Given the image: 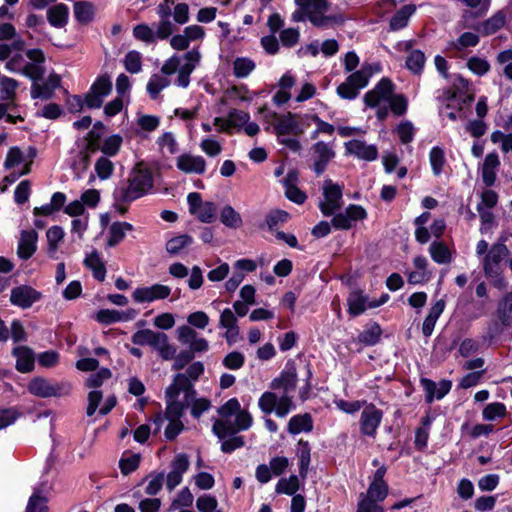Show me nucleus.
Here are the masks:
<instances>
[{"mask_svg":"<svg viewBox=\"0 0 512 512\" xmlns=\"http://www.w3.org/2000/svg\"><path fill=\"white\" fill-rule=\"evenodd\" d=\"M510 254L504 240L491 245L489 251L483 258L484 275L490 279L491 284L498 290H505L507 282L502 275L500 266L502 260Z\"/></svg>","mask_w":512,"mask_h":512,"instance_id":"1","label":"nucleus"},{"mask_svg":"<svg viewBox=\"0 0 512 512\" xmlns=\"http://www.w3.org/2000/svg\"><path fill=\"white\" fill-rule=\"evenodd\" d=\"M128 186L114 192L116 201L131 203L145 194L153 187V176L149 169H138L128 178Z\"/></svg>","mask_w":512,"mask_h":512,"instance_id":"2","label":"nucleus"},{"mask_svg":"<svg viewBox=\"0 0 512 512\" xmlns=\"http://www.w3.org/2000/svg\"><path fill=\"white\" fill-rule=\"evenodd\" d=\"M235 421L217 419L212 426V432L219 439H225L228 435H235L240 431L248 430L253 424V417L248 410L239 409L235 413Z\"/></svg>","mask_w":512,"mask_h":512,"instance_id":"3","label":"nucleus"},{"mask_svg":"<svg viewBox=\"0 0 512 512\" xmlns=\"http://www.w3.org/2000/svg\"><path fill=\"white\" fill-rule=\"evenodd\" d=\"M112 91V82L108 74L98 76L85 94V106L88 109H99L104 98Z\"/></svg>","mask_w":512,"mask_h":512,"instance_id":"4","label":"nucleus"},{"mask_svg":"<svg viewBox=\"0 0 512 512\" xmlns=\"http://www.w3.org/2000/svg\"><path fill=\"white\" fill-rule=\"evenodd\" d=\"M274 119L273 130L278 138L285 135H294L296 137L301 136L305 129L297 121L298 115L288 111L286 114H278L273 112L271 114Z\"/></svg>","mask_w":512,"mask_h":512,"instance_id":"5","label":"nucleus"},{"mask_svg":"<svg viewBox=\"0 0 512 512\" xmlns=\"http://www.w3.org/2000/svg\"><path fill=\"white\" fill-rule=\"evenodd\" d=\"M323 195L325 201L319 203V209L324 216H332L334 212L341 207V199L343 196L342 186L327 179L324 182Z\"/></svg>","mask_w":512,"mask_h":512,"instance_id":"6","label":"nucleus"},{"mask_svg":"<svg viewBox=\"0 0 512 512\" xmlns=\"http://www.w3.org/2000/svg\"><path fill=\"white\" fill-rule=\"evenodd\" d=\"M42 298V293L30 285H19L11 289L10 302L21 309H28Z\"/></svg>","mask_w":512,"mask_h":512,"instance_id":"7","label":"nucleus"},{"mask_svg":"<svg viewBox=\"0 0 512 512\" xmlns=\"http://www.w3.org/2000/svg\"><path fill=\"white\" fill-rule=\"evenodd\" d=\"M297 370L293 360L287 361L285 368L280 372L279 376L275 377L269 387L272 390L282 389L285 394L292 392L297 386Z\"/></svg>","mask_w":512,"mask_h":512,"instance_id":"8","label":"nucleus"},{"mask_svg":"<svg viewBox=\"0 0 512 512\" xmlns=\"http://www.w3.org/2000/svg\"><path fill=\"white\" fill-rule=\"evenodd\" d=\"M382 418L383 411L377 408L374 404L370 403L361 413L360 432L363 435L374 437L377 428L381 424Z\"/></svg>","mask_w":512,"mask_h":512,"instance_id":"9","label":"nucleus"},{"mask_svg":"<svg viewBox=\"0 0 512 512\" xmlns=\"http://www.w3.org/2000/svg\"><path fill=\"white\" fill-rule=\"evenodd\" d=\"M420 385L425 391V403L432 404L434 400L443 399L452 388V381L442 379L438 384L426 377L420 378Z\"/></svg>","mask_w":512,"mask_h":512,"instance_id":"10","label":"nucleus"},{"mask_svg":"<svg viewBox=\"0 0 512 512\" xmlns=\"http://www.w3.org/2000/svg\"><path fill=\"white\" fill-rule=\"evenodd\" d=\"M169 286L162 284H153L150 287H138L132 293V298L137 303L153 302L166 299L170 296Z\"/></svg>","mask_w":512,"mask_h":512,"instance_id":"11","label":"nucleus"},{"mask_svg":"<svg viewBox=\"0 0 512 512\" xmlns=\"http://www.w3.org/2000/svg\"><path fill=\"white\" fill-rule=\"evenodd\" d=\"M12 355L16 357L15 368L20 373H30L35 368L34 351L24 345L16 346L12 349Z\"/></svg>","mask_w":512,"mask_h":512,"instance_id":"12","label":"nucleus"},{"mask_svg":"<svg viewBox=\"0 0 512 512\" xmlns=\"http://www.w3.org/2000/svg\"><path fill=\"white\" fill-rule=\"evenodd\" d=\"M38 233L34 229L23 230L17 247V255L22 260L30 259L37 249Z\"/></svg>","mask_w":512,"mask_h":512,"instance_id":"13","label":"nucleus"},{"mask_svg":"<svg viewBox=\"0 0 512 512\" xmlns=\"http://www.w3.org/2000/svg\"><path fill=\"white\" fill-rule=\"evenodd\" d=\"M249 119L250 115L248 112L233 108L228 112L227 119L216 117L214 119V125L219 126L221 132H228L229 128H241L245 123L249 121Z\"/></svg>","mask_w":512,"mask_h":512,"instance_id":"14","label":"nucleus"},{"mask_svg":"<svg viewBox=\"0 0 512 512\" xmlns=\"http://www.w3.org/2000/svg\"><path fill=\"white\" fill-rule=\"evenodd\" d=\"M313 150L317 154V158L313 164V170L316 175H322L329 162L335 157V152L324 141H318L313 145Z\"/></svg>","mask_w":512,"mask_h":512,"instance_id":"15","label":"nucleus"},{"mask_svg":"<svg viewBox=\"0 0 512 512\" xmlns=\"http://www.w3.org/2000/svg\"><path fill=\"white\" fill-rule=\"evenodd\" d=\"M177 168L187 174H203L206 169V161L202 156H194L183 153L177 158Z\"/></svg>","mask_w":512,"mask_h":512,"instance_id":"16","label":"nucleus"},{"mask_svg":"<svg viewBox=\"0 0 512 512\" xmlns=\"http://www.w3.org/2000/svg\"><path fill=\"white\" fill-rule=\"evenodd\" d=\"M290 219V214L282 209L275 208L271 209L265 216V219L262 223L258 225L259 229L268 231L276 234V231H279L278 228Z\"/></svg>","mask_w":512,"mask_h":512,"instance_id":"17","label":"nucleus"},{"mask_svg":"<svg viewBox=\"0 0 512 512\" xmlns=\"http://www.w3.org/2000/svg\"><path fill=\"white\" fill-rule=\"evenodd\" d=\"M367 295L362 289H356L349 293L347 298V313L355 318L367 310Z\"/></svg>","mask_w":512,"mask_h":512,"instance_id":"18","label":"nucleus"},{"mask_svg":"<svg viewBox=\"0 0 512 512\" xmlns=\"http://www.w3.org/2000/svg\"><path fill=\"white\" fill-rule=\"evenodd\" d=\"M165 338L166 334L164 332H156L151 329H141L132 335L131 341L135 345H149L155 349L159 344V340H165Z\"/></svg>","mask_w":512,"mask_h":512,"instance_id":"19","label":"nucleus"},{"mask_svg":"<svg viewBox=\"0 0 512 512\" xmlns=\"http://www.w3.org/2000/svg\"><path fill=\"white\" fill-rule=\"evenodd\" d=\"M75 20L80 25L90 24L96 15L95 5L90 1H76L73 5Z\"/></svg>","mask_w":512,"mask_h":512,"instance_id":"20","label":"nucleus"},{"mask_svg":"<svg viewBox=\"0 0 512 512\" xmlns=\"http://www.w3.org/2000/svg\"><path fill=\"white\" fill-rule=\"evenodd\" d=\"M45 483L33 488V493L28 499L25 512H49L47 506L48 497L43 494Z\"/></svg>","mask_w":512,"mask_h":512,"instance_id":"21","label":"nucleus"},{"mask_svg":"<svg viewBox=\"0 0 512 512\" xmlns=\"http://www.w3.org/2000/svg\"><path fill=\"white\" fill-rule=\"evenodd\" d=\"M69 8L64 3H58L47 10V21L55 28H63L67 25Z\"/></svg>","mask_w":512,"mask_h":512,"instance_id":"22","label":"nucleus"},{"mask_svg":"<svg viewBox=\"0 0 512 512\" xmlns=\"http://www.w3.org/2000/svg\"><path fill=\"white\" fill-rule=\"evenodd\" d=\"M313 430V419L311 414L303 413L292 416L287 425V431L291 435H297L301 432H311Z\"/></svg>","mask_w":512,"mask_h":512,"instance_id":"23","label":"nucleus"},{"mask_svg":"<svg viewBox=\"0 0 512 512\" xmlns=\"http://www.w3.org/2000/svg\"><path fill=\"white\" fill-rule=\"evenodd\" d=\"M297 456L299 475L305 479L308 475L311 462V446L307 440L300 439L297 443Z\"/></svg>","mask_w":512,"mask_h":512,"instance_id":"24","label":"nucleus"},{"mask_svg":"<svg viewBox=\"0 0 512 512\" xmlns=\"http://www.w3.org/2000/svg\"><path fill=\"white\" fill-rule=\"evenodd\" d=\"M416 7L413 4H407L397 10L389 21V28L391 31H398L408 25L409 18L415 12Z\"/></svg>","mask_w":512,"mask_h":512,"instance_id":"25","label":"nucleus"},{"mask_svg":"<svg viewBox=\"0 0 512 512\" xmlns=\"http://www.w3.org/2000/svg\"><path fill=\"white\" fill-rule=\"evenodd\" d=\"M94 319L104 325H111L120 321H128L133 319V315L120 312L114 309H100L96 312Z\"/></svg>","mask_w":512,"mask_h":512,"instance_id":"26","label":"nucleus"},{"mask_svg":"<svg viewBox=\"0 0 512 512\" xmlns=\"http://www.w3.org/2000/svg\"><path fill=\"white\" fill-rule=\"evenodd\" d=\"M133 225L129 222L116 221L112 223L109 228V235L107 238V246L115 247L121 243L125 238L126 231H132Z\"/></svg>","mask_w":512,"mask_h":512,"instance_id":"27","label":"nucleus"},{"mask_svg":"<svg viewBox=\"0 0 512 512\" xmlns=\"http://www.w3.org/2000/svg\"><path fill=\"white\" fill-rule=\"evenodd\" d=\"M383 331L378 322L369 323L368 327L358 334L357 340L365 346H374L379 343Z\"/></svg>","mask_w":512,"mask_h":512,"instance_id":"28","label":"nucleus"},{"mask_svg":"<svg viewBox=\"0 0 512 512\" xmlns=\"http://www.w3.org/2000/svg\"><path fill=\"white\" fill-rule=\"evenodd\" d=\"M83 263L87 268L92 270L93 277L97 281L103 282L105 280L106 266L96 250L86 256Z\"/></svg>","mask_w":512,"mask_h":512,"instance_id":"29","label":"nucleus"},{"mask_svg":"<svg viewBox=\"0 0 512 512\" xmlns=\"http://www.w3.org/2000/svg\"><path fill=\"white\" fill-rule=\"evenodd\" d=\"M497 317L504 327L512 326V292L507 293L499 302Z\"/></svg>","mask_w":512,"mask_h":512,"instance_id":"30","label":"nucleus"},{"mask_svg":"<svg viewBox=\"0 0 512 512\" xmlns=\"http://www.w3.org/2000/svg\"><path fill=\"white\" fill-rule=\"evenodd\" d=\"M426 57L419 49L411 50L405 61V67L413 74L420 75L423 72Z\"/></svg>","mask_w":512,"mask_h":512,"instance_id":"31","label":"nucleus"},{"mask_svg":"<svg viewBox=\"0 0 512 512\" xmlns=\"http://www.w3.org/2000/svg\"><path fill=\"white\" fill-rule=\"evenodd\" d=\"M51 385L47 379L43 377L33 378L27 386L28 392L36 397L50 398L51 397Z\"/></svg>","mask_w":512,"mask_h":512,"instance_id":"32","label":"nucleus"},{"mask_svg":"<svg viewBox=\"0 0 512 512\" xmlns=\"http://www.w3.org/2000/svg\"><path fill=\"white\" fill-rule=\"evenodd\" d=\"M431 258L437 264H448L452 261L451 252L448 246L439 241H433L429 247Z\"/></svg>","mask_w":512,"mask_h":512,"instance_id":"33","label":"nucleus"},{"mask_svg":"<svg viewBox=\"0 0 512 512\" xmlns=\"http://www.w3.org/2000/svg\"><path fill=\"white\" fill-rule=\"evenodd\" d=\"M506 22V15L503 11L496 12L481 25V33L484 36L492 35L500 30Z\"/></svg>","mask_w":512,"mask_h":512,"instance_id":"34","label":"nucleus"},{"mask_svg":"<svg viewBox=\"0 0 512 512\" xmlns=\"http://www.w3.org/2000/svg\"><path fill=\"white\" fill-rule=\"evenodd\" d=\"M221 223L231 229L240 228L243 224L241 215L231 206L225 205L220 213Z\"/></svg>","mask_w":512,"mask_h":512,"instance_id":"35","label":"nucleus"},{"mask_svg":"<svg viewBox=\"0 0 512 512\" xmlns=\"http://www.w3.org/2000/svg\"><path fill=\"white\" fill-rule=\"evenodd\" d=\"M300 488V481L297 475L291 474L288 478L279 479L275 487L277 494H285L288 496L296 495Z\"/></svg>","mask_w":512,"mask_h":512,"instance_id":"36","label":"nucleus"},{"mask_svg":"<svg viewBox=\"0 0 512 512\" xmlns=\"http://www.w3.org/2000/svg\"><path fill=\"white\" fill-rule=\"evenodd\" d=\"M372 75L371 66L364 65L360 70L352 72L346 80L357 90L367 86L370 76Z\"/></svg>","mask_w":512,"mask_h":512,"instance_id":"37","label":"nucleus"},{"mask_svg":"<svg viewBox=\"0 0 512 512\" xmlns=\"http://www.w3.org/2000/svg\"><path fill=\"white\" fill-rule=\"evenodd\" d=\"M18 85V81L14 78L0 76V99L3 101H14Z\"/></svg>","mask_w":512,"mask_h":512,"instance_id":"38","label":"nucleus"},{"mask_svg":"<svg viewBox=\"0 0 512 512\" xmlns=\"http://www.w3.org/2000/svg\"><path fill=\"white\" fill-rule=\"evenodd\" d=\"M429 161L433 174L439 176L443 172L446 163L444 150L439 146L432 147L429 152Z\"/></svg>","mask_w":512,"mask_h":512,"instance_id":"39","label":"nucleus"},{"mask_svg":"<svg viewBox=\"0 0 512 512\" xmlns=\"http://www.w3.org/2000/svg\"><path fill=\"white\" fill-rule=\"evenodd\" d=\"M122 142L123 138L121 135L113 134L104 140L100 150L105 156L114 157L119 153Z\"/></svg>","mask_w":512,"mask_h":512,"instance_id":"40","label":"nucleus"},{"mask_svg":"<svg viewBox=\"0 0 512 512\" xmlns=\"http://www.w3.org/2000/svg\"><path fill=\"white\" fill-rule=\"evenodd\" d=\"M193 243V238L188 234H182L171 238L166 243V250L169 254L176 255L185 247Z\"/></svg>","mask_w":512,"mask_h":512,"instance_id":"41","label":"nucleus"},{"mask_svg":"<svg viewBox=\"0 0 512 512\" xmlns=\"http://www.w3.org/2000/svg\"><path fill=\"white\" fill-rule=\"evenodd\" d=\"M254 69V61L246 57H238L233 63V74L237 78L247 77Z\"/></svg>","mask_w":512,"mask_h":512,"instance_id":"42","label":"nucleus"},{"mask_svg":"<svg viewBox=\"0 0 512 512\" xmlns=\"http://www.w3.org/2000/svg\"><path fill=\"white\" fill-rule=\"evenodd\" d=\"M507 415V409L502 402H492L483 409L482 416L484 420L494 421L496 418H503Z\"/></svg>","mask_w":512,"mask_h":512,"instance_id":"43","label":"nucleus"},{"mask_svg":"<svg viewBox=\"0 0 512 512\" xmlns=\"http://www.w3.org/2000/svg\"><path fill=\"white\" fill-rule=\"evenodd\" d=\"M112 376V372L109 368L103 367L100 368L97 372H94L89 375V377L85 381V386L87 388L97 389L102 386L105 380L110 379Z\"/></svg>","mask_w":512,"mask_h":512,"instance_id":"44","label":"nucleus"},{"mask_svg":"<svg viewBox=\"0 0 512 512\" xmlns=\"http://www.w3.org/2000/svg\"><path fill=\"white\" fill-rule=\"evenodd\" d=\"M64 236L65 233L61 226L54 225L47 230L46 237L49 253L55 252L58 249V245L63 240Z\"/></svg>","mask_w":512,"mask_h":512,"instance_id":"45","label":"nucleus"},{"mask_svg":"<svg viewBox=\"0 0 512 512\" xmlns=\"http://www.w3.org/2000/svg\"><path fill=\"white\" fill-rule=\"evenodd\" d=\"M169 84V81L164 78L160 77L157 74H154L150 80L147 83V92L151 99L155 100L158 98L160 92L167 87Z\"/></svg>","mask_w":512,"mask_h":512,"instance_id":"46","label":"nucleus"},{"mask_svg":"<svg viewBox=\"0 0 512 512\" xmlns=\"http://www.w3.org/2000/svg\"><path fill=\"white\" fill-rule=\"evenodd\" d=\"M389 108L395 116H403L408 109V100L404 94H394L387 100Z\"/></svg>","mask_w":512,"mask_h":512,"instance_id":"47","label":"nucleus"},{"mask_svg":"<svg viewBox=\"0 0 512 512\" xmlns=\"http://www.w3.org/2000/svg\"><path fill=\"white\" fill-rule=\"evenodd\" d=\"M125 69L132 74L139 73L142 69L141 54L136 50L127 52L124 58Z\"/></svg>","mask_w":512,"mask_h":512,"instance_id":"48","label":"nucleus"},{"mask_svg":"<svg viewBox=\"0 0 512 512\" xmlns=\"http://www.w3.org/2000/svg\"><path fill=\"white\" fill-rule=\"evenodd\" d=\"M20 74L32 80L33 83H38V81H41L44 77L45 67L44 65L26 63L21 69Z\"/></svg>","mask_w":512,"mask_h":512,"instance_id":"49","label":"nucleus"},{"mask_svg":"<svg viewBox=\"0 0 512 512\" xmlns=\"http://www.w3.org/2000/svg\"><path fill=\"white\" fill-rule=\"evenodd\" d=\"M278 402V396L271 391L264 392L258 401V406L265 414L274 412Z\"/></svg>","mask_w":512,"mask_h":512,"instance_id":"50","label":"nucleus"},{"mask_svg":"<svg viewBox=\"0 0 512 512\" xmlns=\"http://www.w3.org/2000/svg\"><path fill=\"white\" fill-rule=\"evenodd\" d=\"M202 223L210 224L216 219V204L206 201L195 214Z\"/></svg>","mask_w":512,"mask_h":512,"instance_id":"51","label":"nucleus"},{"mask_svg":"<svg viewBox=\"0 0 512 512\" xmlns=\"http://www.w3.org/2000/svg\"><path fill=\"white\" fill-rule=\"evenodd\" d=\"M389 486L387 483L371 482L366 497L382 502L388 495Z\"/></svg>","mask_w":512,"mask_h":512,"instance_id":"52","label":"nucleus"},{"mask_svg":"<svg viewBox=\"0 0 512 512\" xmlns=\"http://www.w3.org/2000/svg\"><path fill=\"white\" fill-rule=\"evenodd\" d=\"M245 364V356L239 351L228 353L222 360V365L230 370H238Z\"/></svg>","mask_w":512,"mask_h":512,"instance_id":"53","label":"nucleus"},{"mask_svg":"<svg viewBox=\"0 0 512 512\" xmlns=\"http://www.w3.org/2000/svg\"><path fill=\"white\" fill-rule=\"evenodd\" d=\"M373 89H375V91L384 99V101H387L394 95L395 84L390 78L383 77L377 82Z\"/></svg>","mask_w":512,"mask_h":512,"instance_id":"54","label":"nucleus"},{"mask_svg":"<svg viewBox=\"0 0 512 512\" xmlns=\"http://www.w3.org/2000/svg\"><path fill=\"white\" fill-rule=\"evenodd\" d=\"M296 408L293 399L288 394H284L278 398L277 406L274 410L275 414L279 418L286 417L290 411Z\"/></svg>","mask_w":512,"mask_h":512,"instance_id":"55","label":"nucleus"},{"mask_svg":"<svg viewBox=\"0 0 512 512\" xmlns=\"http://www.w3.org/2000/svg\"><path fill=\"white\" fill-rule=\"evenodd\" d=\"M20 416L16 407L0 408V430L14 424Z\"/></svg>","mask_w":512,"mask_h":512,"instance_id":"56","label":"nucleus"},{"mask_svg":"<svg viewBox=\"0 0 512 512\" xmlns=\"http://www.w3.org/2000/svg\"><path fill=\"white\" fill-rule=\"evenodd\" d=\"M228 436V439H222L223 441L221 443L220 449L223 453L230 454L235 450L244 447L245 440L243 436H237L236 434Z\"/></svg>","mask_w":512,"mask_h":512,"instance_id":"57","label":"nucleus"},{"mask_svg":"<svg viewBox=\"0 0 512 512\" xmlns=\"http://www.w3.org/2000/svg\"><path fill=\"white\" fill-rule=\"evenodd\" d=\"M95 171L101 180H106L113 174L114 165L107 157H100L95 163Z\"/></svg>","mask_w":512,"mask_h":512,"instance_id":"58","label":"nucleus"},{"mask_svg":"<svg viewBox=\"0 0 512 512\" xmlns=\"http://www.w3.org/2000/svg\"><path fill=\"white\" fill-rule=\"evenodd\" d=\"M467 67L474 74L483 76L490 70V64L487 60L477 56H472L467 61Z\"/></svg>","mask_w":512,"mask_h":512,"instance_id":"59","label":"nucleus"},{"mask_svg":"<svg viewBox=\"0 0 512 512\" xmlns=\"http://www.w3.org/2000/svg\"><path fill=\"white\" fill-rule=\"evenodd\" d=\"M140 460V454H132L126 458L122 457L119 461V468L121 470V473L123 475H129L135 470H137L140 464Z\"/></svg>","mask_w":512,"mask_h":512,"instance_id":"60","label":"nucleus"},{"mask_svg":"<svg viewBox=\"0 0 512 512\" xmlns=\"http://www.w3.org/2000/svg\"><path fill=\"white\" fill-rule=\"evenodd\" d=\"M188 408V402L182 401H167L166 406V418L170 419H179L183 415L184 410Z\"/></svg>","mask_w":512,"mask_h":512,"instance_id":"61","label":"nucleus"},{"mask_svg":"<svg viewBox=\"0 0 512 512\" xmlns=\"http://www.w3.org/2000/svg\"><path fill=\"white\" fill-rule=\"evenodd\" d=\"M133 36L140 41L146 43L155 42V33L153 30L145 23H141L136 25L133 28Z\"/></svg>","mask_w":512,"mask_h":512,"instance_id":"62","label":"nucleus"},{"mask_svg":"<svg viewBox=\"0 0 512 512\" xmlns=\"http://www.w3.org/2000/svg\"><path fill=\"white\" fill-rule=\"evenodd\" d=\"M218 506L215 496L202 495L196 500V507L200 512H213Z\"/></svg>","mask_w":512,"mask_h":512,"instance_id":"63","label":"nucleus"},{"mask_svg":"<svg viewBox=\"0 0 512 512\" xmlns=\"http://www.w3.org/2000/svg\"><path fill=\"white\" fill-rule=\"evenodd\" d=\"M362 499L357 504L356 512H384V508L376 501L361 494Z\"/></svg>","mask_w":512,"mask_h":512,"instance_id":"64","label":"nucleus"}]
</instances>
